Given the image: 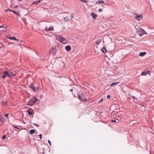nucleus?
<instances>
[{
    "label": "nucleus",
    "mask_w": 154,
    "mask_h": 154,
    "mask_svg": "<svg viewBox=\"0 0 154 154\" xmlns=\"http://www.w3.org/2000/svg\"><path fill=\"white\" fill-rule=\"evenodd\" d=\"M11 10H10V8H8V9H7V10H5V11L6 12H7L8 11H11Z\"/></svg>",
    "instance_id": "nucleus-34"
},
{
    "label": "nucleus",
    "mask_w": 154,
    "mask_h": 154,
    "mask_svg": "<svg viewBox=\"0 0 154 154\" xmlns=\"http://www.w3.org/2000/svg\"><path fill=\"white\" fill-rule=\"evenodd\" d=\"M146 54V52H141L139 54V55L141 57H143Z\"/></svg>",
    "instance_id": "nucleus-15"
},
{
    "label": "nucleus",
    "mask_w": 154,
    "mask_h": 154,
    "mask_svg": "<svg viewBox=\"0 0 154 154\" xmlns=\"http://www.w3.org/2000/svg\"><path fill=\"white\" fill-rule=\"evenodd\" d=\"M6 75H5L4 74V75H3L2 76V78H5L6 77Z\"/></svg>",
    "instance_id": "nucleus-32"
},
{
    "label": "nucleus",
    "mask_w": 154,
    "mask_h": 154,
    "mask_svg": "<svg viewBox=\"0 0 154 154\" xmlns=\"http://www.w3.org/2000/svg\"><path fill=\"white\" fill-rule=\"evenodd\" d=\"M151 72L149 70H145L141 73V75L146 76L147 74L150 75Z\"/></svg>",
    "instance_id": "nucleus-5"
},
{
    "label": "nucleus",
    "mask_w": 154,
    "mask_h": 154,
    "mask_svg": "<svg viewBox=\"0 0 154 154\" xmlns=\"http://www.w3.org/2000/svg\"><path fill=\"white\" fill-rule=\"evenodd\" d=\"M104 1L103 0H99L97 2L96 4L98 3H104Z\"/></svg>",
    "instance_id": "nucleus-23"
},
{
    "label": "nucleus",
    "mask_w": 154,
    "mask_h": 154,
    "mask_svg": "<svg viewBox=\"0 0 154 154\" xmlns=\"http://www.w3.org/2000/svg\"><path fill=\"white\" fill-rule=\"evenodd\" d=\"M18 6L17 5H16V6H15L14 8H18Z\"/></svg>",
    "instance_id": "nucleus-42"
},
{
    "label": "nucleus",
    "mask_w": 154,
    "mask_h": 154,
    "mask_svg": "<svg viewBox=\"0 0 154 154\" xmlns=\"http://www.w3.org/2000/svg\"><path fill=\"white\" fill-rule=\"evenodd\" d=\"M63 20L64 21L68 22L69 20H70V17L69 16L66 17L64 18Z\"/></svg>",
    "instance_id": "nucleus-10"
},
{
    "label": "nucleus",
    "mask_w": 154,
    "mask_h": 154,
    "mask_svg": "<svg viewBox=\"0 0 154 154\" xmlns=\"http://www.w3.org/2000/svg\"><path fill=\"white\" fill-rule=\"evenodd\" d=\"M41 2V0H39L38 1H37V3H38H38L40 2Z\"/></svg>",
    "instance_id": "nucleus-40"
},
{
    "label": "nucleus",
    "mask_w": 154,
    "mask_h": 154,
    "mask_svg": "<svg viewBox=\"0 0 154 154\" xmlns=\"http://www.w3.org/2000/svg\"><path fill=\"white\" fill-rule=\"evenodd\" d=\"M91 15L94 19H95L97 17V15L94 13H91Z\"/></svg>",
    "instance_id": "nucleus-18"
},
{
    "label": "nucleus",
    "mask_w": 154,
    "mask_h": 154,
    "mask_svg": "<svg viewBox=\"0 0 154 154\" xmlns=\"http://www.w3.org/2000/svg\"><path fill=\"white\" fill-rule=\"evenodd\" d=\"M39 137H40V139L41 140L42 138V135L41 134H40L39 135Z\"/></svg>",
    "instance_id": "nucleus-30"
},
{
    "label": "nucleus",
    "mask_w": 154,
    "mask_h": 154,
    "mask_svg": "<svg viewBox=\"0 0 154 154\" xmlns=\"http://www.w3.org/2000/svg\"><path fill=\"white\" fill-rule=\"evenodd\" d=\"M119 82H113V83H112L111 84V85H110V86L111 87H114V86H116V85L117 84H119Z\"/></svg>",
    "instance_id": "nucleus-12"
},
{
    "label": "nucleus",
    "mask_w": 154,
    "mask_h": 154,
    "mask_svg": "<svg viewBox=\"0 0 154 154\" xmlns=\"http://www.w3.org/2000/svg\"><path fill=\"white\" fill-rule=\"evenodd\" d=\"M48 143H49L50 144V145L51 146V141H50V140H48Z\"/></svg>",
    "instance_id": "nucleus-33"
},
{
    "label": "nucleus",
    "mask_w": 154,
    "mask_h": 154,
    "mask_svg": "<svg viewBox=\"0 0 154 154\" xmlns=\"http://www.w3.org/2000/svg\"><path fill=\"white\" fill-rule=\"evenodd\" d=\"M6 135H4L2 137V139L3 140L4 139L6 138Z\"/></svg>",
    "instance_id": "nucleus-24"
},
{
    "label": "nucleus",
    "mask_w": 154,
    "mask_h": 154,
    "mask_svg": "<svg viewBox=\"0 0 154 154\" xmlns=\"http://www.w3.org/2000/svg\"><path fill=\"white\" fill-rule=\"evenodd\" d=\"M1 125V124H0V126Z\"/></svg>",
    "instance_id": "nucleus-51"
},
{
    "label": "nucleus",
    "mask_w": 154,
    "mask_h": 154,
    "mask_svg": "<svg viewBox=\"0 0 154 154\" xmlns=\"http://www.w3.org/2000/svg\"><path fill=\"white\" fill-rule=\"evenodd\" d=\"M57 40L63 44H65L67 42V40L62 36H58Z\"/></svg>",
    "instance_id": "nucleus-3"
},
{
    "label": "nucleus",
    "mask_w": 154,
    "mask_h": 154,
    "mask_svg": "<svg viewBox=\"0 0 154 154\" xmlns=\"http://www.w3.org/2000/svg\"><path fill=\"white\" fill-rule=\"evenodd\" d=\"M77 97L78 99L81 101H85L86 100V97L84 96L83 94H79L78 93L77 95Z\"/></svg>",
    "instance_id": "nucleus-2"
},
{
    "label": "nucleus",
    "mask_w": 154,
    "mask_h": 154,
    "mask_svg": "<svg viewBox=\"0 0 154 154\" xmlns=\"http://www.w3.org/2000/svg\"><path fill=\"white\" fill-rule=\"evenodd\" d=\"M49 28H48V27H46L45 28V30L47 31V29H48Z\"/></svg>",
    "instance_id": "nucleus-38"
},
{
    "label": "nucleus",
    "mask_w": 154,
    "mask_h": 154,
    "mask_svg": "<svg viewBox=\"0 0 154 154\" xmlns=\"http://www.w3.org/2000/svg\"><path fill=\"white\" fill-rule=\"evenodd\" d=\"M121 116V115L120 114H119L117 116V117H120ZM117 117V116H116Z\"/></svg>",
    "instance_id": "nucleus-39"
},
{
    "label": "nucleus",
    "mask_w": 154,
    "mask_h": 154,
    "mask_svg": "<svg viewBox=\"0 0 154 154\" xmlns=\"http://www.w3.org/2000/svg\"><path fill=\"white\" fill-rule=\"evenodd\" d=\"M98 12H99V13H100L102 11V9H99L98 10Z\"/></svg>",
    "instance_id": "nucleus-26"
},
{
    "label": "nucleus",
    "mask_w": 154,
    "mask_h": 154,
    "mask_svg": "<svg viewBox=\"0 0 154 154\" xmlns=\"http://www.w3.org/2000/svg\"><path fill=\"white\" fill-rule=\"evenodd\" d=\"M81 1L84 3H86L87 2V1L86 0H81Z\"/></svg>",
    "instance_id": "nucleus-27"
},
{
    "label": "nucleus",
    "mask_w": 154,
    "mask_h": 154,
    "mask_svg": "<svg viewBox=\"0 0 154 154\" xmlns=\"http://www.w3.org/2000/svg\"><path fill=\"white\" fill-rule=\"evenodd\" d=\"M143 18L142 15H137L136 17H134V19L137 20L138 21L141 20Z\"/></svg>",
    "instance_id": "nucleus-7"
},
{
    "label": "nucleus",
    "mask_w": 154,
    "mask_h": 154,
    "mask_svg": "<svg viewBox=\"0 0 154 154\" xmlns=\"http://www.w3.org/2000/svg\"><path fill=\"white\" fill-rule=\"evenodd\" d=\"M131 97L133 99H134L135 98V97L134 96H131Z\"/></svg>",
    "instance_id": "nucleus-36"
},
{
    "label": "nucleus",
    "mask_w": 154,
    "mask_h": 154,
    "mask_svg": "<svg viewBox=\"0 0 154 154\" xmlns=\"http://www.w3.org/2000/svg\"><path fill=\"white\" fill-rule=\"evenodd\" d=\"M73 91L72 89H70L69 90V91Z\"/></svg>",
    "instance_id": "nucleus-46"
},
{
    "label": "nucleus",
    "mask_w": 154,
    "mask_h": 154,
    "mask_svg": "<svg viewBox=\"0 0 154 154\" xmlns=\"http://www.w3.org/2000/svg\"><path fill=\"white\" fill-rule=\"evenodd\" d=\"M110 96L109 94L107 96V98L108 99H110Z\"/></svg>",
    "instance_id": "nucleus-28"
},
{
    "label": "nucleus",
    "mask_w": 154,
    "mask_h": 154,
    "mask_svg": "<svg viewBox=\"0 0 154 154\" xmlns=\"http://www.w3.org/2000/svg\"><path fill=\"white\" fill-rule=\"evenodd\" d=\"M10 11L13 12L14 14H15L16 15H19V13H18L16 12L14 10H11V11Z\"/></svg>",
    "instance_id": "nucleus-20"
},
{
    "label": "nucleus",
    "mask_w": 154,
    "mask_h": 154,
    "mask_svg": "<svg viewBox=\"0 0 154 154\" xmlns=\"http://www.w3.org/2000/svg\"><path fill=\"white\" fill-rule=\"evenodd\" d=\"M56 52V50L54 48H52L51 53L53 54H54Z\"/></svg>",
    "instance_id": "nucleus-17"
},
{
    "label": "nucleus",
    "mask_w": 154,
    "mask_h": 154,
    "mask_svg": "<svg viewBox=\"0 0 154 154\" xmlns=\"http://www.w3.org/2000/svg\"><path fill=\"white\" fill-rule=\"evenodd\" d=\"M9 72H10V75H11V74L12 73V71H11L10 72V71Z\"/></svg>",
    "instance_id": "nucleus-45"
},
{
    "label": "nucleus",
    "mask_w": 154,
    "mask_h": 154,
    "mask_svg": "<svg viewBox=\"0 0 154 154\" xmlns=\"http://www.w3.org/2000/svg\"><path fill=\"white\" fill-rule=\"evenodd\" d=\"M101 51L104 54H105L107 51L106 49L104 47H103V48L101 49Z\"/></svg>",
    "instance_id": "nucleus-14"
},
{
    "label": "nucleus",
    "mask_w": 154,
    "mask_h": 154,
    "mask_svg": "<svg viewBox=\"0 0 154 154\" xmlns=\"http://www.w3.org/2000/svg\"><path fill=\"white\" fill-rule=\"evenodd\" d=\"M27 112L29 115L31 116L32 114L33 110L31 109H29V110L27 111Z\"/></svg>",
    "instance_id": "nucleus-9"
},
{
    "label": "nucleus",
    "mask_w": 154,
    "mask_h": 154,
    "mask_svg": "<svg viewBox=\"0 0 154 154\" xmlns=\"http://www.w3.org/2000/svg\"><path fill=\"white\" fill-rule=\"evenodd\" d=\"M65 49L67 51H69L71 50V47L69 45H68L66 46Z\"/></svg>",
    "instance_id": "nucleus-11"
},
{
    "label": "nucleus",
    "mask_w": 154,
    "mask_h": 154,
    "mask_svg": "<svg viewBox=\"0 0 154 154\" xmlns=\"http://www.w3.org/2000/svg\"><path fill=\"white\" fill-rule=\"evenodd\" d=\"M1 69V68H0V70Z\"/></svg>",
    "instance_id": "nucleus-52"
},
{
    "label": "nucleus",
    "mask_w": 154,
    "mask_h": 154,
    "mask_svg": "<svg viewBox=\"0 0 154 154\" xmlns=\"http://www.w3.org/2000/svg\"><path fill=\"white\" fill-rule=\"evenodd\" d=\"M0 121L2 122H4L5 121V119L2 116L0 115Z\"/></svg>",
    "instance_id": "nucleus-16"
},
{
    "label": "nucleus",
    "mask_w": 154,
    "mask_h": 154,
    "mask_svg": "<svg viewBox=\"0 0 154 154\" xmlns=\"http://www.w3.org/2000/svg\"><path fill=\"white\" fill-rule=\"evenodd\" d=\"M47 31H54V29L53 27H50L48 28V29H47Z\"/></svg>",
    "instance_id": "nucleus-21"
},
{
    "label": "nucleus",
    "mask_w": 154,
    "mask_h": 154,
    "mask_svg": "<svg viewBox=\"0 0 154 154\" xmlns=\"http://www.w3.org/2000/svg\"><path fill=\"white\" fill-rule=\"evenodd\" d=\"M3 74H5L6 76H7L10 78L11 77V75H10V72L8 71H5L4 72Z\"/></svg>",
    "instance_id": "nucleus-8"
},
{
    "label": "nucleus",
    "mask_w": 154,
    "mask_h": 154,
    "mask_svg": "<svg viewBox=\"0 0 154 154\" xmlns=\"http://www.w3.org/2000/svg\"><path fill=\"white\" fill-rule=\"evenodd\" d=\"M137 34L139 35L140 37L141 36L143 35L144 32H145L143 29L140 28H137Z\"/></svg>",
    "instance_id": "nucleus-4"
},
{
    "label": "nucleus",
    "mask_w": 154,
    "mask_h": 154,
    "mask_svg": "<svg viewBox=\"0 0 154 154\" xmlns=\"http://www.w3.org/2000/svg\"><path fill=\"white\" fill-rule=\"evenodd\" d=\"M116 122V120L115 119H114V120L112 119L111 121V122Z\"/></svg>",
    "instance_id": "nucleus-31"
},
{
    "label": "nucleus",
    "mask_w": 154,
    "mask_h": 154,
    "mask_svg": "<svg viewBox=\"0 0 154 154\" xmlns=\"http://www.w3.org/2000/svg\"><path fill=\"white\" fill-rule=\"evenodd\" d=\"M8 114H6L5 115V116L6 118H8Z\"/></svg>",
    "instance_id": "nucleus-29"
},
{
    "label": "nucleus",
    "mask_w": 154,
    "mask_h": 154,
    "mask_svg": "<svg viewBox=\"0 0 154 154\" xmlns=\"http://www.w3.org/2000/svg\"><path fill=\"white\" fill-rule=\"evenodd\" d=\"M3 26V25L2 26H0V28H2Z\"/></svg>",
    "instance_id": "nucleus-44"
},
{
    "label": "nucleus",
    "mask_w": 154,
    "mask_h": 154,
    "mask_svg": "<svg viewBox=\"0 0 154 154\" xmlns=\"http://www.w3.org/2000/svg\"><path fill=\"white\" fill-rule=\"evenodd\" d=\"M102 40L101 39H99L97 40L96 42V43L97 45H99V44L101 42Z\"/></svg>",
    "instance_id": "nucleus-22"
},
{
    "label": "nucleus",
    "mask_w": 154,
    "mask_h": 154,
    "mask_svg": "<svg viewBox=\"0 0 154 154\" xmlns=\"http://www.w3.org/2000/svg\"><path fill=\"white\" fill-rule=\"evenodd\" d=\"M18 1H23V0H18Z\"/></svg>",
    "instance_id": "nucleus-48"
},
{
    "label": "nucleus",
    "mask_w": 154,
    "mask_h": 154,
    "mask_svg": "<svg viewBox=\"0 0 154 154\" xmlns=\"http://www.w3.org/2000/svg\"><path fill=\"white\" fill-rule=\"evenodd\" d=\"M71 17H70V19H71L73 17V14H71Z\"/></svg>",
    "instance_id": "nucleus-35"
},
{
    "label": "nucleus",
    "mask_w": 154,
    "mask_h": 154,
    "mask_svg": "<svg viewBox=\"0 0 154 154\" xmlns=\"http://www.w3.org/2000/svg\"><path fill=\"white\" fill-rule=\"evenodd\" d=\"M14 127L15 128H17V129H19V128L18 127H17V126H15L14 125Z\"/></svg>",
    "instance_id": "nucleus-37"
},
{
    "label": "nucleus",
    "mask_w": 154,
    "mask_h": 154,
    "mask_svg": "<svg viewBox=\"0 0 154 154\" xmlns=\"http://www.w3.org/2000/svg\"><path fill=\"white\" fill-rule=\"evenodd\" d=\"M44 153H45V152H44V151H43V152H42V154H44Z\"/></svg>",
    "instance_id": "nucleus-49"
},
{
    "label": "nucleus",
    "mask_w": 154,
    "mask_h": 154,
    "mask_svg": "<svg viewBox=\"0 0 154 154\" xmlns=\"http://www.w3.org/2000/svg\"><path fill=\"white\" fill-rule=\"evenodd\" d=\"M32 4L33 5V4H36V5H38V3H37V2H33Z\"/></svg>",
    "instance_id": "nucleus-25"
},
{
    "label": "nucleus",
    "mask_w": 154,
    "mask_h": 154,
    "mask_svg": "<svg viewBox=\"0 0 154 154\" xmlns=\"http://www.w3.org/2000/svg\"><path fill=\"white\" fill-rule=\"evenodd\" d=\"M103 98H102L101 99V100L99 102V103H100V102H102V100H103Z\"/></svg>",
    "instance_id": "nucleus-41"
},
{
    "label": "nucleus",
    "mask_w": 154,
    "mask_h": 154,
    "mask_svg": "<svg viewBox=\"0 0 154 154\" xmlns=\"http://www.w3.org/2000/svg\"><path fill=\"white\" fill-rule=\"evenodd\" d=\"M29 88L34 92L36 91L35 87L33 83L31 84L29 86Z\"/></svg>",
    "instance_id": "nucleus-6"
},
{
    "label": "nucleus",
    "mask_w": 154,
    "mask_h": 154,
    "mask_svg": "<svg viewBox=\"0 0 154 154\" xmlns=\"http://www.w3.org/2000/svg\"><path fill=\"white\" fill-rule=\"evenodd\" d=\"M34 51L35 52V53H36L37 54H37V52H36V51H35V50H34Z\"/></svg>",
    "instance_id": "nucleus-47"
},
{
    "label": "nucleus",
    "mask_w": 154,
    "mask_h": 154,
    "mask_svg": "<svg viewBox=\"0 0 154 154\" xmlns=\"http://www.w3.org/2000/svg\"><path fill=\"white\" fill-rule=\"evenodd\" d=\"M37 99L34 97H32L30 99V100L27 102V104L28 105L32 106L34 104H35L36 103V102L37 101Z\"/></svg>",
    "instance_id": "nucleus-1"
},
{
    "label": "nucleus",
    "mask_w": 154,
    "mask_h": 154,
    "mask_svg": "<svg viewBox=\"0 0 154 154\" xmlns=\"http://www.w3.org/2000/svg\"><path fill=\"white\" fill-rule=\"evenodd\" d=\"M33 124H34V125H35V126H38V125H37V124H35V123H33Z\"/></svg>",
    "instance_id": "nucleus-43"
},
{
    "label": "nucleus",
    "mask_w": 154,
    "mask_h": 154,
    "mask_svg": "<svg viewBox=\"0 0 154 154\" xmlns=\"http://www.w3.org/2000/svg\"><path fill=\"white\" fill-rule=\"evenodd\" d=\"M43 150H44V148H43Z\"/></svg>",
    "instance_id": "nucleus-50"
},
{
    "label": "nucleus",
    "mask_w": 154,
    "mask_h": 154,
    "mask_svg": "<svg viewBox=\"0 0 154 154\" xmlns=\"http://www.w3.org/2000/svg\"><path fill=\"white\" fill-rule=\"evenodd\" d=\"M35 132V130L34 129H31L29 131V133L31 134H34Z\"/></svg>",
    "instance_id": "nucleus-19"
},
{
    "label": "nucleus",
    "mask_w": 154,
    "mask_h": 154,
    "mask_svg": "<svg viewBox=\"0 0 154 154\" xmlns=\"http://www.w3.org/2000/svg\"><path fill=\"white\" fill-rule=\"evenodd\" d=\"M8 38L11 40H13L15 41H18L19 40L17 39L15 37H8Z\"/></svg>",
    "instance_id": "nucleus-13"
}]
</instances>
